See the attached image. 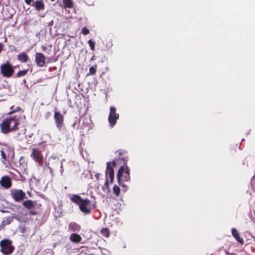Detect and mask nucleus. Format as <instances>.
I'll list each match as a JSON object with an SVG mask.
<instances>
[{
    "label": "nucleus",
    "instance_id": "nucleus-1",
    "mask_svg": "<svg viewBox=\"0 0 255 255\" xmlns=\"http://www.w3.org/2000/svg\"><path fill=\"white\" fill-rule=\"evenodd\" d=\"M21 119L22 117L20 114L8 115L0 124V132L3 134H7L19 130Z\"/></svg>",
    "mask_w": 255,
    "mask_h": 255
},
{
    "label": "nucleus",
    "instance_id": "nucleus-2",
    "mask_svg": "<svg viewBox=\"0 0 255 255\" xmlns=\"http://www.w3.org/2000/svg\"><path fill=\"white\" fill-rule=\"evenodd\" d=\"M118 162V166H120L117 175H123L126 174L127 175H129L130 170L127 165L128 157H122L117 158Z\"/></svg>",
    "mask_w": 255,
    "mask_h": 255
},
{
    "label": "nucleus",
    "instance_id": "nucleus-3",
    "mask_svg": "<svg viewBox=\"0 0 255 255\" xmlns=\"http://www.w3.org/2000/svg\"><path fill=\"white\" fill-rule=\"evenodd\" d=\"M14 67L8 61L2 63L0 66V74L3 77L10 78L14 72Z\"/></svg>",
    "mask_w": 255,
    "mask_h": 255
},
{
    "label": "nucleus",
    "instance_id": "nucleus-4",
    "mask_svg": "<svg viewBox=\"0 0 255 255\" xmlns=\"http://www.w3.org/2000/svg\"><path fill=\"white\" fill-rule=\"evenodd\" d=\"M23 205L27 209L30 210V214L31 215H36L38 214L41 205L38 204L36 201L28 200L23 202Z\"/></svg>",
    "mask_w": 255,
    "mask_h": 255
},
{
    "label": "nucleus",
    "instance_id": "nucleus-5",
    "mask_svg": "<svg viewBox=\"0 0 255 255\" xmlns=\"http://www.w3.org/2000/svg\"><path fill=\"white\" fill-rule=\"evenodd\" d=\"M80 210L84 215H89L91 214L92 210L95 208V206H92L90 200L88 199H84L79 206Z\"/></svg>",
    "mask_w": 255,
    "mask_h": 255
},
{
    "label": "nucleus",
    "instance_id": "nucleus-6",
    "mask_svg": "<svg viewBox=\"0 0 255 255\" xmlns=\"http://www.w3.org/2000/svg\"><path fill=\"white\" fill-rule=\"evenodd\" d=\"M57 108H55L54 120L56 128L59 130H61L62 127L64 126V116L59 111H57Z\"/></svg>",
    "mask_w": 255,
    "mask_h": 255
},
{
    "label": "nucleus",
    "instance_id": "nucleus-7",
    "mask_svg": "<svg viewBox=\"0 0 255 255\" xmlns=\"http://www.w3.org/2000/svg\"><path fill=\"white\" fill-rule=\"evenodd\" d=\"M30 157L37 163L39 165H41L44 161V157L42 155V151L38 148H33L31 149Z\"/></svg>",
    "mask_w": 255,
    "mask_h": 255
},
{
    "label": "nucleus",
    "instance_id": "nucleus-8",
    "mask_svg": "<svg viewBox=\"0 0 255 255\" xmlns=\"http://www.w3.org/2000/svg\"><path fill=\"white\" fill-rule=\"evenodd\" d=\"M1 247L0 252L4 255H9L12 254L14 249V247L11 245V243L5 241H1L0 243Z\"/></svg>",
    "mask_w": 255,
    "mask_h": 255
},
{
    "label": "nucleus",
    "instance_id": "nucleus-9",
    "mask_svg": "<svg viewBox=\"0 0 255 255\" xmlns=\"http://www.w3.org/2000/svg\"><path fill=\"white\" fill-rule=\"evenodd\" d=\"M119 118V114L116 113V108L115 107H111L110 114L108 117V121L111 127H113L116 125L117 121Z\"/></svg>",
    "mask_w": 255,
    "mask_h": 255
},
{
    "label": "nucleus",
    "instance_id": "nucleus-10",
    "mask_svg": "<svg viewBox=\"0 0 255 255\" xmlns=\"http://www.w3.org/2000/svg\"><path fill=\"white\" fill-rule=\"evenodd\" d=\"M118 162H117V158L112 162L107 163V167L106 170V175H114V167L116 168L118 166Z\"/></svg>",
    "mask_w": 255,
    "mask_h": 255
},
{
    "label": "nucleus",
    "instance_id": "nucleus-11",
    "mask_svg": "<svg viewBox=\"0 0 255 255\" xmlns=\"http://www.w3.org/2000/svg\"><path fill=\"white\" fill-rule=\"evenodd\" d=\"M35 61L38 66L43 67L45 63L46 57L43 53L36 52L35 54Z\"/></svg>",
    "mask_w": 255,
    "mask_h": 255
},
{
    "label": "nucleus",
    "instance_id": "nucleus-12",
    "mask_svg": "<svg viewBox=\"0 0 255 255\" xmlns=\"http://www.w3.org/2000/svg\"><path fill=\"white\" fill-rule=\"evenodd\" d=\"M9 147L6 145L4 148H2L0 150L1 156V161L4 164H6V162L8 161L9 153H8V152L9 151Z\"/></svg>",
    "mask_w": 255,
    "mask_h": 255
},
{
    "label": "nucleus",
    "instance_id": "nucleus-13",
    "mask_svg": "<svg viewBox=\"0 0 255 255\" xmlns=\"http://www.w3.org/2000/svg\"><path fill=\"white\" fill-rule=\"evenodd\" d=\"M11 195L16 201H20L24 198L25 194L21 190H15L11 193Z\"/></svg>",
    "mask_w": 255,
    "mask_h": 255
},
{
    "label": "nucleus",
    "instance_id": "nucleus-14",
    "mask_svg": "<svg viewBox=\"0 0 255 255\" xmlns=\"http://www.w3.org/2000/svg\"><path fill=\"white\" fill-rule=\"evenodd\" d=\"M0 184L4 188H9L11 186V181L9 176H2L0 180Z\"/></svg>",
    "mask_w": 255,
    "mask_h": 255
},
{
    "label": "nucleus",
    "instance_id": "nucleus-15",
    "mask_svg": "<svg viewBox=\"0 0 255 255\" xmlns=\"http://www.w3.org/2000/svg\"><path fill=\"white\" fill-rule=\"evenodd\" d=\"M35 10L38 11L43 10L45 8V4L43 0H37L33 2L32 4Z\"/></svg>",
    "mask_w": 255,
    "mask_h": 255
},
{
    "label": "nucleus",
    "instance_id": "nucleus-16",
    "mask_svg": "<svg viewBox=\"0 0 255 255\" xmlns=\"http://www.w3.org/2000/svg\"><path fill=\"white\" fill-rule=\"evenodd\" d=\"M17 59L21 63H26L29 60V56L24 52H21L17 55Z\"/></svg>",
    "mask_w": 255,
    "mask_h": 255
},
{
    "label": "nucleus",
    "instance_id": "nucleus-17",
    "mask_svg": "<svg viewBox=\"0 0 255 255\" xmlns=\"http://www.w3.org/2000/svg\"><path fill=\"white\" fill-rule=\"evenodd\" d=\"M231 232L232 236L238 241V242L243 244L244 241L243 239L240 237L238 231L235 228H232Z\"/></svg>",
    "mask_w": 255,
    "mask_h": 255
},
{
    "label": "nucleus",
    "instance_id": "nucleus-18",
    "mask_svg": "<svg viewBox=\"0 0 255 255\" xmlns=\"http://www.w3.org/2000/svg\"><path fill=\"white\" fill-rule=\"evenodd\" d=\"M117 178L119 185L123 187V190H124V191H126L128 187L126 185L122 184L121 180H125L126 181H128L130 179V176H117Z\"/></svg>",
    "mask_w": 255,
    "mask_h": 255
},
{
    "label": "nucleus",
    "instance_id": "nucleus-19",
    "mask_svg": "<svg viewBox=\"0 0 255 255\" xmlns=\"http://www.w3.org/2000/svg\"><path fill=\"white\" fill-rule=\"evenodd\" d=\"M70 200L72 202L78 204L79 206L84 200V199H82L81 196L76 194L72 195L70 197Z\"/></svg>",
    "mask_w": 255,
    "mask_h": 255
},
{
    "label": "nucleus",
    "instance_id": "nucleus-20",
    "mask_svg": "<svg viewBox=\"0 0 255 255\" xmlns=\"http://www.w3.org/2000/svg\"><path fill=\"white\" fill-rule=\"evenodd\" d=\"M70 240L72 242L78 243L81 242L82 238L79 234L73 233L70 236Z\"/></svg>",
    "mask_w": 255,
    "mask_h": 255
},
{
    "label": "nucleus",
    "instance_id": "nucleus-21",
    "mask_svg": "<svg viewBox=\"0 0 255 255\" xmlns=\"http://www.w3.org/2000/svg\"><path fill=\"white\" fill-rule=\"evenodd\" d=\"M14 218V216H9L4 218L1 222V226L4 227L6 225L10 224L13 221Z\"/></svg>",
    "mask_w": 255,
    "mask_h": 255
},
{
    "label": "nucleus",
    "instance_id": "nucleus-22",
    "mask_svg": "<svg viewBox=\"0 0 255 255\" xmlns=\"http://www.w3.org/2000/svg\"><path fill=\"white\" fill-rule=\"evenodd\" d=\"M63 5L65 8L73 7V3L72 0H63Z\"/></svg>",
    "mask_w": 255,
    "mask_h": 255
},
{
    "label": "nucleus",
    "instance_id": "nucleus-23",
    "mask_svg": "<svg viewBox=\"0 0 255 255\" xmlns=\"http://www.w3.org/2000/svg\"><path fill=\"white\" fill-rule=\"evenodd\" d=\"M10 111L8 113L7 115H14L15 113L21 110V108L19 107H16L14 108V106H12L10 108Z\"/></svg>",
    "mask_w": 255,
    "mask_h": 255
},
{
    "label": "nucleus",
    "instance_id": "nucleus-24",
    "mask_svg": "<svg viewBox=\"0 0 255 255\" xmlns=\"http://www.w3.org/2000/svg\"><path fill=\"white\" fill-rule=\"evenodd\" d=\"M69 229L73 232H76L80 230V227L76 223H73L69 224Z\"/></svg>",
    "mask_w": 255,
    "mask_h": 255
},
{
    "label": "nucleus",
    "instance_id": "nucleus-25",
    "mask_svg": "<svg viewBox=\"0 0 255 255\" xmlns=\"http://www.w3.org/2000/svg\"><path fill=\"white\" fill-rule=\"evenodd\" d=\"M28 72V69L20 70L16 73L15 77L20 78V77L24 76L25 75H26L27 74Z\"/></svg>",
    "mask_w": 255,
    "mask_h": 255
},
{
    "label": "nucleus",
    "instance_id": "nucleus-26",
    "mask_svg": "<svg viewBox=\"0 0 255 255\" xmlns=\"http://www.w3.org/2000/svg\"><path fill=\"white\" fill-rule=\"evenodd\" d=\"M101 234L103 236L108 238L110 236V231L108 228H103L101 230Z\"/></svg>",
    "mask_w": 255,
    "mask_h": 255
},
{
    "label": "nucleus",
    "instance_id": "nucleus-27",
    "mask_svg": "<svg viewBox=\"0 0 255 255\" xmlns=\"http://www.w3.org/2000/svg\"><path fill=\"white\" fill-rule=\"evenodd\" d=\"M97 65H95L94 66H92L89 68V72L87 74V75H95L96 73Z\"/></svg>",
    "mask_w": 255,
    "mask_h": 255
},
{
    "label": "nucleus",
    "instance_id": "nucleus-28",
    "mask_svg": "<svg viewBox=\"0 0 255 255\" xmlns=\"http://www.w3.org/2000/svg\"><path fill=\"white\" fill-rule=\"evenodd\" d=\"M120 188L117 185H114L113 187V192L115 195L118 197L120 193Z\"/></svg>",
    "mask_w": 255,
    "mask_h": 255
},
{
    "label": "nucleus",
    "instance_id": "nucleus-29",
    "mask_svg": "<svg viewBox=\"0 0 255 255\" xmlns=\"http://www.w3.org/2000/svg\"><path fill=\"white\" fill-rule=\"evenodd\" d=\"M88 42L91 48V49L93 51L95 50V42L92 39H90L88 40Z\"/></svg>",
    "mask_w": 255,
    "mask_h": 255
},
{
    "label": "nucleus",
    "instance_id": "nucleus-30",
    "mask_svg": "<svg viewBox=\"0 0 255 255\" xmlns=\"http://www.w3.org/2000/svg\"><path fill=\"white\" fill-rule=\"evenodd\" d=\"M106 177L107 178V179L105 182L104 186L102 187V189L103 191H105L106 189L109 191V181H108V179H107L108 176H106Z\"/></svg>",
    "mask_w": 255,
    "mask_h": 255
},
{
    "label": "nucleus",
    "instance_id": "nucleus-31",
    "mask_svg": "<svg viewBox=\"0 0 255 255\" xmlns=\"http://www.w3.org/2000/svg\"><path fill=\"white\" fill-rule=\"evenodd\" d=\"M117 152H118L119 157L120 158H121L122 157H127L126 156H124V155L126 153V151L125 150L120 149L118 151H117Z\"/></svg>",
    "mask_w": 255,
    "mask_h": 255
},
{
    "label": "nucleus",
    "instance_id": "nucleus-32",
    "mask_svg": "<svg viewBox=\"0 0 255 255\" xmlns=\"http://www.w3.org/2000/svg\"><path fill=\"white\" fill-rule=\"evenodd\" d=\"M44 170L46 171H49L50 173H51V174H53V173L52 172L51 168L47 165L44 166Z\"/></svg>",
    "mask_w": 255,
    "mask_h": 255
},
{
    "label": "nucleus",
    "instance_id": "nucleus-33",
    "mask_svg": "<svg viewBox=\"0 0 255 255\" xmlns=\"http://www.w3.org/2000/svg\"><path fill=\"white\" fill-rule=\"evenodd\" d=\"M82 32L84 35H87L89 33V30L86 27H84L82 29Z\"/></svg>",
    "mask_w": 255,
    "mask_h": 255
},
{
    "label": "nucleus",
    "instance_id": "nucleus-34",
    "mask_svg": "<svg viewBox=\"0 0 255 255\" xmlns=\"http://www.w3.org/2000/svg\"><path fill=\"white\" fill-rule=\"evenodd\" d=\"M34 0H25V2L29 5H32V2Z\"/></svg>",
    "mask_w": 255,
    "mask_h": 255
},
{
    "label": "nucleus",
    "instance_id": "nucleus-35",
    "mask_svg": "<svg viewBox=\"0 0 255 255\" xmlns=\"http://www.w3.org/2000/svg\"><path fill=\"white\" fill-rule=\"evenodd\" d=\"M4 45L2 43H0V53L3 50Z\"/></svg>",
    "mask_w": 255,
    "mask_h": 255
},
{
    "label": "nucleus",
    "instance_id": "nucleus-36",
    "mask_svg": "<svg viewBox=\"0 0 255 255\" xmlns=\"http://www.w3.org/2000/svg\"><path fill=\"white\" fill-rule=\"evenodd\" d=\"M248 162V160L246 158H245L243 161V165H245V164L247 165Z\"/></svg>",
    "mask_w": 255,
    "mask_h": 255
},
{
    "label": "nucleus",
    "instance_id": "nucleus-37",
    "mask_svg": "<svg viewBox=\"0 0 255 255\" xmlns=\"http://www.w3.org/2000/svg\"><path fill=\"white\" fill-rule=\"evenodd\" d=\"M42 49L43 51H46L47 50V48L45 46H42Z\"/></svg>",
    "mask_w": 255,
    "mask_h": 255
},
{
    "label": "nucleus",
    "instance_id": "nucleus-38",
    "mask_svg": "<svg viewBox=\"0 0 255 255\" xmlns=\"http://www.w3.org/2000/svg\"><path fill=\"white\" fill-rule=\"evenodd\" d=\"M114 177L115 176H109L111 181H112L113 180Z\"/></svg>",
    "mask_w": 255,
    "mask_h": 255
},
{
    "label": "nucleus",
    "instance_id": "nucleus-39",
    "mask_svg": "<svg viewBox=\"0 0 255 255\" xmlns=\"http://www.w3.org/2000/svg\"><path fill=\"white\" fill-rule=\"evenodd\" d=\"M94 59V56H92V57L91 58V60H93Z\"/></svg>",
    "mask_w": 255,
    "mask_h": 255
},
{
    "label": "nucleus",
    "instance_id": "nucleus-40",
    "mask_svg": "<svg viewBox=\"0 0 255 255\" xmlns=\"http://www.w3.org/2000/svg\"><path fill=\"white\" fill-rule=\"evenodd\" d=\"M9 211H4V210H2V212H8Z\"/></svg>",
    "mask_w": 255,
    "mask_h": 255
},
{
    "label": "nucleus",
    "instance_id": "nucleus-41",
    "mask_svg": "<svg viewBox=\"0 0 255 255\" xmlns=\"http://www.w3.org/2000/svg\"><path fill=\"white\" fill-rule=\"evenodd\" d=\"M76 124V122H75V123L73 124V127H74V126H75V125Z\"/></svg>",
    "mask_w": 255,
    "mask_h": 255
},
{
    "label": "nucleus",
    "instance_id": "nucleus-42",
    "mask_svg": "<svg viewBox=\"0 0 255 255\" xmlns=\"http://www.w3.org/2000/svg\"><path fill=\"white\" fill-rule=\"evenodd\" d=\"M255 177V176H253L252 179H253Z\"/></svg>",
    "mask_w": 255,
    "mask_h": 255
},
{
    "label": "nucleus",
    "instance_id": "nucleus-43",
    "mask_svg": "<svg viewBox=\"0 0 255 255\" xmlns=\"http://www.w3.org/2000/svg\"><path fill=\"white\" fill-rule=\"evenodd\" d=\"M1 229V226H0V230Z\"/></svg>",
    "mask_w": 255,
    "mask_h": 255
},
{
    "label": "nucleus",
    "instance_id": "nucleus-44",
    "mask_svg": "<svg viewBox=\"0 0 255 255\" xmlns=\"http://www.w3.org/2000/svg\"><path fill=\"white\" fill-rule=\"evenodd\" d=\"M55 0H51V1H54Z\"/></svg>",
    "mask_w": 255,
    "mask_h": 255
}]
</instances>
